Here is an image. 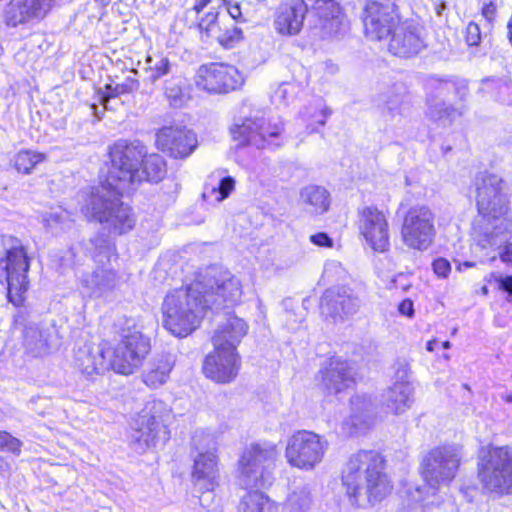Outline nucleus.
I'll return each instance as SVG.
<instances>
[{"instance_id":"obj_1","label":"nucleus","mask_w":512,"mask_h":512,"mask_svg":"<svg viewBox=\"0 0 512 512\" xmlns=\"http://www.w3.org/2000/svg\"><path fill=\"white\" fill-rule=\"evenodd\" d=\"M144 152L139 144L115 143L110 150L111 166L104 182L93 187L86 203V213L115 234H124L135 226L131 207L120 201L125 193L135 191L141 183L137 170Z\"/></svg>"},{"instance_id":"obj_2","label":"nucleus","mask_w":512,"mask_h":512,"mask_svg":"<svg viewBox=\"0 0 512 512\" xmlns=\"http://www.w3.org/2000/svg\"><path fill=\"white\" fill-rule=\"evenodd\" d=\"M383 469L384 460L376 451L360 450L351 455L342 470V483L353 504L361 506L364 499L375 504L391 492V482Z\"/></svg>"},{"instance_id":"obj_3","label":"nucleus","mask_w":512,"mask_h":512,"mask_svg":"<svg viewBox=\"0 0 512 512\" xmlns=\"http://www.w3.org/2000/svg\"><path fill=\"white\" fill-rule=\"evenodd\" d=\"M502 179L494 174H480L476 178L477 208L481 216L477 243L482 248L506 241L512 232V221L506 217V195Z\"/></svg>"},{"instance_id":"obj_4","label":"nucleus","mask_w":512,"mask_h":512,"mask_svg":"<svg viewBox=\"0 0 512 512\" xmlns=\"http://www.w3.org/2000/svg\"><path fill=\"white\" fill-rule=\"evenodd\" d=\"M205 286L196 281L169 292L163 302V325L176 337H186L197 329L210 304L203 298Z\"/></svg>"},{"instance_id":"obj_5","label":"nucleus","mask_w":512,"mask_h":512,"mask_svg":"<svg viewBox=\"0 0 512 512\" xmlns=\"http://www.w3.org/2000/svg\"><path fill=\"white\" fill-rule=\"evenodd\" d=\"M85 250L96 266L80 275L82 291L90 298L106 297L119 282L118 272L111 265L112 258L116 259L115 245L106 235H98L85 244Z\"/></svg>"},{"instance_id":"obj_6","label":"nucleus","mask_w":512,"mask_h":512,"mask_svg":"<svg viewBox=\"0 0 512 512\" xmlns=\"http://www.w3.org/2000/svg\"><path fill=\"white\" fill-rule=\"evenodd\" d=\"M173 418L171 408L162 400L148 402L135 420L131 442L135 449L144 452L164 445L170 438L168 425Z\"/></svg>"},{"instance_id":"obj_7","label":"nucleus","mask_w":512,"mask_h":512,"mask_svg":"<svg viewBox=\"0 0 512 512\" xmlns=\"http://www.w3.org/2000/svg\"><path fill=\"white\" fill-rule=\"evenodd\" d=\"M150 350V338L144 335L134 319H125L119 329V341L109 352V357L113 359V370L123 375L133 374Z\"/></svg>"},{"instance_id":"obj_8","label":"nucleus","mask_w":512,"mask_h":512,"mask_svg":"<svg viewBox=\"0 0 512 512\" xmlns=\"http://www.w3.org/2000/svg\"><path fill=\"white\" fill-rule=\"evenodd\" d=\"M5 256L0 259V282L6 284L8 299L20 306L28 290L29 257L21 242L12 236L2 237Z\"/></svg>"},{"instance_id":"obj_9","label":"nucleus","mask_w":512,"mask_h":512,"mask_svg":"<svg viewBox=\"0 0 512 512\" xmlns=\"http://www.w3.org/2000/svg\"><path fill=\"white\" fill-rule=\"evenodd\" d=\"M278 452L274 443L263 442L248 446L239 460V484L241 487L266 488L272 484V469Z\"/></svg>"},{"instance_id":"obj_10","label":"nucleus","mask_w":512,"mask_h":512,"mask_svg":"<svg viewBox=\"0 0 512 512\" xmlns=\"http://www.w3.org/2000/svg\"><path fill=\"white\" fill-rule=\"evenodd\" d=\"M478 475L487 490L500 495L512 494V448H483L478 460Z\"/></svg>"},{"instance_id":"obj_11","label":"nucleus","mask_w":512,"mask_h":512,"mask_svg":"<svg viewBox=\"0 0 512 512\" xmlns=\"http://www.w3.org/2000/svg\"><path fill=\"white\" fill-rule=\"evenodd\" d=\"M282 132L283 125L268 122L261 111L240 117L230 128L233 140L239 145H250L258 149L280 147L282 142L278 140Z\"/></svg>"},{"instance_id":"obj_12","label":"nucleus","mask_w":512,"mask_h":512,"mask_svg":"<svg viewBox=\"0 0 512 512\" xmlns=\"http://www.w3.org/2000/svg\"><path fill=\"white\" fill-rule=\"evenodd\" d=\"M462 459L458 445H444L431 449L421 463L422 475L432 488L448 485L456 476Z\"/></svg>"},{"instance_id":"obj_13","label":"nucleus","mask_w":512,"mask_h":512,"mask_svg":"<svg viewBox=\"0 0 512 512\" xmlns=\"http://www.w3.org/2000/svg\"><path fill=\"white\" fill-rule=\"evenodd\" d=\"M196 283L205 286L202 295L209 300V309L233 306L241 300L240 280L228 270L211 267Z\"/></svg>"},{"instance_id":"obj_14","label":"nucleus","mask_w":512,"mask_h":512,"mask_svg":"<svg viewBox=\"0 0 512 512\" xmlns=\"http://www.w3.org/2000/svg\"><path fill=\"white\" fill-rule=\"evenodd\" d=\"M328 448L324 437L308 430H299L289 437L285 450L287 462L301 470H312Z\"/></svg>"},{"instance_id":"obj_15","label":"nucleus","mask_w":512,"mask_h":512,"mask_svg":"<svg viewBox=\"0 0 512 512\" xmlns=\"http://www.w3.org/2000/svg\"><path fill=\"white\" fill-rule=\"evenodd\" d=\"M362 22L368 39L378 42L387 41L400 22L397 0H365Z\"/></svg>"},{"instance_id":"obj_16","label":"nucleus","mask_w":512,"mask_h":512,"mask_svg":"<svg viewBox=\"0 0 512 512\" xmlns=\"http://www.w3.org/2000/svg\"><path fill=\"white\" fill-rule=\"evenodd\" d=\"M198 89L215 94L228 93L243 83V77L237 68L224 63L201 65L194 77Z\"/></svg>"},{"instance_id":"obj_17","label":"nucleus","mask_w":512,"mask_h":512,"mask_svg":"<svg viewBox=\"0 0 512 512\" xmlns=\"http://www.w3.org/2000/svg\"><path fill=\"white\" fill-rule=\"evenodd\" d=\"M434 216L426 206H415L404 217L401 236L403 242L412 249L425 250L433 240Z\"/></svg>"},{"instance_id":"obj_18","label":"nucleus","mask_w":512,"mask_h":512,"mask_svg":"<svg viewBox=\"0 0 512 512\" xmlns=\"http://www.w3.org/2000/svg\"><path fill=\"white\" fill-rule=\"evenodd\" d=\"M361 299L356 291L347 286L327 289L320 300L321 314L336 320H343L358 312Z\"/></svg>"},{"instance_id":"obj_19","label":"nucleus","mask_w":512,"mask_h":512,"mask_svg":"<svg viewBox=\"0 0 512 512\" xmlns=\"http://www.w3.org/2000/svg\"><path fill=\"white\" fill-rule=\"evenodd\" d=\"M384 43L392 55L401 58H411L426 46L422 29L409 21L399 22Z\"/></svg>"},{"instance_id":"obj_20","label":"nucleus","mask_w":512,"mask_h":512,"mask_svg":"<svg viewBox=\"0 0 512 512\" xmlns=\"http://www.w3.org/2000/svg\"><path fill=\"white\" fill-rule=\"evenodd\" d=\"M156 143L163 152L175 159L187 158L198 145L193 131L178 126L161 128L156 134Z\"/></svg>"},{"instance_id":"obj_21","label":"nucleus","mask_w":512,"mask_h":512,"mask_svg":"<svg viewBox=\"0 0 512 512\" xmlns=\"http://www.w3.org/2000/svg\"><path fill=\"white\" fill-rule=\"evenodd\" d=\"M240 365L241 358L237 351L214 348L204 360L203 371L208 378L218 383H229L238 375Z\"/></svg>"},{"instance_id":"obj_22","label":"nucleus","mask_w":512,"mask_h":512,"mask_svg":"<svg viewBox=\"0 0 512 512\" xmlns=\"http://www.w3.org/2000/svg\"><path fill=\"white\" fill-rule=\"evenodd\" d=\"M360 233L371 248L383 252L389 246L388 222L382 211L375 207H365L360 212Z\"/></svg>"},{"instance_id":"obj_23","label":"nucleus","mask_w":512,"mask_h":512,"mask_svg":"<svg viewBox=\"0 0 512 512\" xmlns=\"http://www.w3.org/2000/svg\"><path fill=\"white\" fill-rule=\"evenodd\" d=\"M320 374L322 385L329 394H338L354 383L353 367L340 357H332Z\"/></svg>"},{"instance_id":"obj_24","label":"nucleus","mask_w":512,"mask_h":512,"mask_svg":"<svg viewBox=\"0 0 512 512\" xmlns=\"http://www.w3.org/2000/svg\"><path fill=\"white\" fill-rule=\"evenodd\" d=\"M110 350L100 346L85 344L75 351V365L88 376L113 370V359Z\"/></svg>"},{"instance_id":"obj_25","label":"nucleus","mask_w":512,"mask_h":512,"mask_svg":"<svg viewBox=\"0 0 512 512\" xmlns=\"http://www.w3.org/2000/svg\"><path fill=\"white\" fill-rule=\"evenodd\" d=\"M248 332L247 323L234 314H227L218 324L212 343L215 349L225 348L237 351V346Z\"/></svg>"},{"instance_id":"obj_26","label":"nucleus","mask_w":512,"mask_h":512,"mask_svg":"<svg viewBox=\"0 0 512 512\" xmlns=\"http://www.w3.org/2000/svg\"><path fill=\"white\" fill-rule=\"evenodd\" d=\"M308 10L309 4L304 0H297L291 5H281L275 13V30L282 35L298 34Z\"/></svg>"},{"instance_id":"obj_27","label":"nucleus","mask_w":512,"mask_h":512,"mask_svg":"<svg viewBox=\"0 0 512 512\" xmlns=\"http://www.w3.org/2000/svg\"><path fill=\"white\" fill-rule=\"evenodd\" d=\"M407 376L406 366L397 370V382L390 387L383 395V405L393 414H402L408 410L414 402L413 387L409 381H405Z\"/></svg>"},{"instance_id":"obj_28","label":"nucleus","mask_w":512,"mask_h":512,"mask_svg":"<svg viewBox=\"0 0 512 512\" xmlns=\"http://www.w3.org/2000/svg\"><path fill=\"white\" fill-rule=\"evenodd\" d=\"M217 13L208 12L204 18L201 19L198 26L200 31L205 33L208 37H215L219 44L226 49L235 47L243 39L242 29L237 25L232 24L226 27L224 31H219L217 34Z\"/></svg>"},{"instance_id":"obj_29","label":"nucleus","mask_w":512,"mask_h":512,"mask_svg":"<svg viewBox=\"0 0 512 512\" xmlns=\"http://www.w3.org/2000/svg\"><path fill=\"white\" fill-rule=\"evenodd\" d=\"M218 476L217 457L213 452H199L194 457L192 478L201 489L213 490Z\"/></svg>"},{"instance_id":"obj_30","label":"nucleus","mask_w":512,"mask_h":512,"mask_svg":"<svg viewBox=\"0 0 512 512\" xmlns=\"http://www.w3.org/2000/svg\"><path fill=\"white\" fill-rule=\"evenodd\" d=\"M117 143H125L126 145L139 144L143 147L144 152L142 153L137 165V170L141 175V182L146 180L158 183L166 176V161L161 155L156 153L147 155L146 147L140 141L128 143L127 141L120 140Z\"/></svg>"},{"instance_id":"obj_31","label":"nucleus","mask_w":512,"mask_h":512,"mask_svg":"<svg viewBox=\"0 0 512 512\" xmlns=\"http://www.w3.org/2000/svg\"><path fill=\"white\" fill-rule=\"evenodd\" d=\"M54 329L30 324L24 330V345L31 355L35 357L46 355L51 346Z\"/></svg>"},{"instance_id":"obj_32","label":"nucleus","mask_w":512,"mask_h":512,"mask_svg":"<svg viewBox=\"0 0 512 512\" xmlns=\"http://www.w3.org/2000/svg\"><path fill=\"white\" fill-rule=\"evenodd\" d=\"M176 357L172 353H163L153 360L149 369L143 373V382L150 388L156 389L164 385L175 365Z\"/></svg>"},{"instance_id":"obj_33","label":"nucleus","mask_w":512,"mask_h":512,"mask_svg":"<svg viewBox=\"0 0 512 512\" xmlns=\"http://www.w3.org/2000/svg\"><path fill=\"white\" fill-rule=\"evenodd\" d=\"M428 87L434 91L435 97L447 100L464 101L469 91L467 81L460 78L431 77L428 80Z\"/></svg>"},{"instance_id":"obj_34","label":"nucleus","mask_w":512,"mask_h":512,"mask_svg":"<svg viewBox=\"0 0 512 512\" xmlns=\"http://www.w3.org/2000/svg\"><path fill=\"white\" fill-rule=\"evenodd\" d=\"M351 416L346 421L351 425L355 433L366 429L372 421L373 403L366 395H357L351 398Z\"/></svg>"},{"instance_id":"obj_35","label":"nucleus","mask_w":512,"mask_h":512,"mask_svg":"<svg viewBox=\"0 0 512 512\" xmlns=\"http://www.w3.org/2000/svg\"><path fill=\"white\" fill-rule=\"evenodd\" d=\"M300 199L311 214H323L330 205L329 192L321 186L309 185L300 192Z\"/></svg>"},{"instance_id":"obj_36","label":"nucleus","mask_w":512,"mask_h":512,"mask_svg":"<svg viewBox=\"0 0 512 512\" xmlns=\"http://www.w3.org/2000/svg\"><path fill=\"white\" fill-rule=\"evenodd\" d=\"M134 76H127L123 82L113 84H106L104 87V91L99 90V102L107 108V104L111 98H116L121 95H126L133 93L134 91L139 89L140 83L139 80L135 77L138 72L136 70L131 71Z\"/></svg>"},{"instance_id":"obj_37","label":"nucleus","mask_w":512,"mask_h":512,"mask_svg":"<svg viewBox=\"0 0 512 512\" xmlns=\"http://www.w3.org/2000/svg\"><path fill=\"white\" fill-rule=\"evenodd\" d=\"M239 512H276L277 507L263 492L258 489L247 492L239 504Z\"/></svg>"},{"instance_id":"obj_38","label":"nucleus","mask_w":512,"mask_h":512,"mask_svg":"<svg viewBox=\"0 0 512 512\" xmlns=\"http://www.w3.org/2000/svg\"><path fill=\"white\" fill-rule=\"evenodd\" d=\"M463 114L461 108L447 106L444 102L432 104L429 101L427 116L430 120L436 122L439 126H450L456 118Z\"/></svg>"},{"instance_id":"obj_39","label":"nucleus","mask_w":512,"mask_h":512,"mask_svg":"<svg viewBox=\"0 0 512 512\" xmlns=\"http://www.w3.org/2000/svg\"><path fill=\"white\" fill-rule=\"evenodd\" d=\"M146 62L148 64V67L145 69L148 74L147 80L151 83H155L164 76L176 74L177 65L172 63L167 57L161 55L155 57L148 56Z\"/></svg>"},{"instance_id":"obj_40","label":"nucleus","mask_w":512,"mask_h":512,"mask_svg":"<svg viewBox=\"0 0 512 512\" xmlns=\"http://www.w3.org/2000/svg\"><path fill=\"white\" fill-rule=\"evenodd\" d=\"M185 84V78L180 74H173L164 81V93L172 106L181 107L184 104Z\"/></svg>"},{"instance_id":"obj_41","label":"nucleus","mask_w":512,"mask_h":512,"mask_svg":"<svg viewBox=\"0 0 512 512\" xmlns=\"http://www.w3.org/2000/svg\"><path fill=\"white\" fill-rule=\"evenodd\" d=\"M46 160V155L33 150H21L11 160L15 169L23 174H30L41 162Z\"/></svg>"},{"instance_id":"obj_42","label":"nucleus","mask_w":512,"mask_h":512,"mask_svg":"<svg viewBox=\"0 0 512 512\" xmlns=\"http://www.w3.org/2000/svg\"><path fill=\"white\" fill-rule=\"evenodd\" d=\"M22 10L30 22L39 21L46 17L55 5L56 0H18Z\"/></svg>"},{"instance_id":"obj_43","label":"nucleus","mask_w":512,"mask_h":512,"mask_svg":"<svg viewBox=\"0 0 512 512\" xmlns=\"http://www.w3.org/2000/svg\"><path fill=\"white\" fill-rule=\"evenodd\" d=\"M3 20L4 23L11 28L30 23L27 15L19 5L18 0H10L6 3L3 10Z\"/></svg>"},{"instance_id":"obj_44","label":"nucleus","mask_w":512,"mask_h":512,"mask_svg":"<svg viewBox=\"0 0 512 512\" xmlns=\"http://www.w3.org/2000/svg\"><path fill=\"white\" fill-rule=\"evenodd\" d=\"M310 491L306 486L297 487L287 497L286 506L293 512L306 511L311 505Z\"/></svg>"},{"instance_id":"obj_45","label":"nucleus","mask_w":512,"mask_h":512,"mask_svg":"<svg viewBox=\"0 0 512 512\" xmlns=\"http://www.w3.org/2000/svg\"><path fill=\"white\" fill-rule=\"evenodd\" d=\"M192 448L199 452H216V440L213 434L205 430H196L192 436Z\"/></svg>"},{"instance_id":"obj_46","label":"nucleus","mask_w":512,"mask_h":512,"mask_svg":"<svg viewBox=\"0 0 512 512\" xmlns=\"http://www.w3.org/2000/svg\"><path fill=\"white\" fill-rule=\"evenodd\" d=\"M235 180L231 176L223 177L219 180L217 186H213L210 191L206 190L203 193V197H211L215 195L218 202L226 199L230 193L234 190Z\"/></svg>"},{"instance_id":"obj_47","label":"nucleus","mask_w":512,"mask_h":512,"mask_svg":"<svg viewBox=\"0 0 512 512\" xmlns=\"http://www.w3.org/2000/svg\"><path fill=\"white\" fill-rule=\"evenodd\" d=\"M21 441L11 434L0 431V449L9 451L13 454L19 455L21 451Z\"/></svg>"},{"instance_id":"obj_48","label":"nucleus","mask_w":512,"mask_h":512,"mask_svg":"<svg viewBox=\"0 0 512 512\" xmlns=\"http://www.w3.org/2000/svg\"><path fill=\"white\" fill-rule=\"evenodd\" d=\"M293 87L288 83L281 84L273 94V100L279 104L287 105L292 98Z\"/></svg>"},{"instance_id":"obj_49","label":"nucleus","mask_w":512,"mask_h":512,"mask_svg":"<svg viewBox=\"0 0 512 512\" xmlns=\"http://www.w3.org/2000/svg\"><path fill=\"white\" fill-rule=\"evenodd\" d=\"M466 43L469 46H478L481 42L480 27L475 22H470L466 27Z\"/></svg>"},{"instance_id":"obj_50","label":"nucleus","mask_w":512,"mask_h":512,"mask_svg":"<svg viewBox=\"0 0 512 512\" xmlns=\"http://www.w3.org/2000/svg\"><path fill=\"white\" fill-rule=\"evenodd\" d=\"M433 270L439 277L446 278L451 270L450 262L445 258H437L433 261Z\"/></svg>"},{"instance_id":"obj_51","label":"nucleus","mask_w":512,"mask_h":512,"mask_svg":"<svg viewBox=\"0 0 512 512\" xmlns=\"http://www.w3.org/2000/svg\"><path fill=\"white\" fill-rule=\"evenodd\" d=\"M483 85V89L487 91H490V88L494 87L498 89L500 93H508L510 91V87L507 80L503 79H487L483 82Z\"/></svg>"},{"instance_id":"obj_52","label":"nucleus","mask_w":512,"mask_h":512,"mask_svg":"<svg viewBox=\"0 0 512 512\" xmlns=\"http://www.w3.org/2000/svg\"><path fill=\"white\" fill-rule=\"evenodd\" d=\"M511 234H512V232L508 234L506 241L502 242L501 244L489 245V247H497V248L501 249V251L499 252V256H500L501 260L505 263L511 262L512 244L508 243V239ZM487 248H488V246H487ZM484 249H486V247Z\"/></svg>"},{"instance_id":"obj_53","label":"nucleus","mask_w":512,"mask_h":512,"mask_svg":"<svg viewBox=\"0 0 512 512\" xmlns=\"http://www.w3.org/2000/svg\"><path fill=\"white\" fill-rule=\"evenodd\" d=\"M310 240L313 244L321 247H332L333 244L332 239L324 232L311 235Z\"/></svg>"},{"instance_id":"obj_54","label":"nucleus","mask_w":512,"mask_h":512,"mask_svg":"<svg viewBox=\"0 0 512 512\" xmlns=\"http://www.w3.org/2000/svg\"><path fill=\"white\" fill-rule=\"evenodd\" d=\"M499 288L508 293L507 300L512 302V275L499 276L497 278Z\"/></svg>"},{"instance_id":"obj_55","label":"nucleus","mask_w":512,"mask_h":512,"mask_svg":"<svg viewBox=\"0 0 512 512\" xmlns=\"http://www.w3.org/2000/svg\"><path fill=\"white\" fill-rule=\"evenodd\" d=\"M224 3L227 6V11L230 17L234 20L240 21L242 19L240 5L237 2L232 3L230 0H224Z\"/></svg>"},{"instance_id":"obj_56","label":"nucleus","mask_w":512,"mask_h":512,"mask_svg":"<svg viewBox=\"0 0 512 512\" xmlns=\"http://www.w3.org/2000/svg\"><path fill=\"white\" fill-rule=\"evenodd\" d=\"M398 311L400 314L405 315L407 317H412L414 314V305L413 302L410 299H404L399 305H398Z\"/></svg>"},{"instance_id":"obj_57","label":"nucleus","mask_w":512,"mask_h":512,"mask_svg":"<svg viewBox=\"0 0 512 512\" xmlns=\"http://www.w3.org/2000/svg\"><path fill=\"white\" fill-rule=\"evenodd\" d=\"M74 256L73 249H68L64 255L60 257V267L63 269L72 267L74 264Z\"/></svg>"},{"instance_id":"obj_58","label":"nucleus","mask_w":512,"mask_h":512,"mask_svg":"<svg viewBox=\"0 0 512 512\" xmlns=\"http://www.w3.org/2000/svg\"><path fill=\"white\" fill-rule=\"evenodd\" d=\"M496 14V5L490 2L486 4L482 9V15L488 20L492 21Z\"/></svg>"},{"instance_id":"obj_59","label":"nucleus","mask_w":512,"mask_h":512,"mask_svg":"<svg viewBox=\"0 0 512 512\" xmlns=\"http://www.w3.org/2000/svg\"><path fill=\"white\" fill-rule=\"evenodd\" d=\"M332 111L328 108V107H325L321 110V114L323 115V119L319 120L318 123L320 125H325L326 123V118L329 117L331 115Z\"/></svg>"},{"instance_id":"obj_60","label":"nucleus","mask_w":512,"mask_h":512,"mask_svg":"<svg viewBox=\"0 0 512 512\" xmlns=\"http://www.w3.org/2000/svg\"><path fill=\"white\" fill-rule=\"evenodd\" d=\"M210 0H197L196 4L194 5V10L199 13L204 9V7L207 5V3Z\"/></svg>"},{"instance_id":"obj_61","label":"nucleus","mask_w":512,"mask_h":512,"mask_svg":"<svg viewBox=\"0 0 512 512\" xmlns=\"http://www.w3.org/2000/svg\"><path fill=\"white\" fill-rule=\"evenodd\" d=\"M474 265L475 264L473 262L466 261V262L458 265V270L461 271L463 267L464 268H470V267H473Z\"/></svg>"},{"instance_id":"obj_62","label":"nucleus","mask_w":512,"mask_h":512,"mask_svg":"<svg viewBox=\"0 0 512 512\" xmlns=\"http://www.w3.org/2000/svg\"><path fill=\"white\" fill-rule=\"evenodd\" d=\"M429 510H432L433 512H440L441 511V508L440 506H436L434 508H430V507H426L425 508V512L429 511Z\"/></svg>"},{"instance_id":"obj_63","label":"nucleus","mask_w":512,"mask_h":512,"mask_svg":"<svg viewBox=\"0 0 512 512\" xmlns=\"http://www.w3.org/2000/svg\"><path fill=\"white\" fill-rule=\"evenodd\" d=\"M433 344H434V342H433V341L428 342V343H427V350H429V351H433Z\"/></svg>"},{"instance_id":"obj_64","label":"nucleus","mask_w":512,"mask_h":512,"mask_svg":"<svg viewBox=\"0 0 512 512\" xmlns=\"http://www.w3.org/2000/svg\"><path fill=\"white\" fill-rule=\"evenodd\" d=\"M506 402L512 403V393L505 398Z\"/></svg>"}]
</instances>
